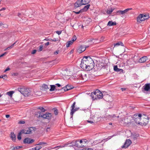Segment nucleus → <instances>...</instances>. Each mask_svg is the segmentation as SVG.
Returning <instances> with one entry per match:
<instances>
[{
  "instance_id": "1",
  "label": "nucleus",
  "mask_w": 150,
  "mask_h": 150,
  "mask_svg": "<svg viewBox=\"0 0 150 150\" xmlns=\"http://www.w3.org/2000/svg\"><path fill=\"white\" fill-rule=\"evenodd\" d=\"M94 61L90 57L85 56L81 60V67L84 70L89 71L94 68Z\"/></svg>"
},
{
  "instance_id": "2",
  "label": "nucleus",
  "mask_w": 150,
  "mask_h": 150,
  "mask_svg": "<svg viewBox=\"0 0 150 150\" xmlns=\"http://www.w3.org/2000/svg\"><path fill=\"white\" fill-rule=\"evenodd\" d=\"M91 96H92L93 100L101 99L103 97V99L105 100L109 101L107 98L110 97V96L108 95L103 96V93L98 90H96L95 91L92 92Z\"/></svg>"
},
{
  "instance_id": "3",
  "label": "nucleus",
  "mask_w": 150,
  "mask_h": 150,
  "mask_svg": "<svg viewBox=\"0 0 150 150\" xmlns=\"http://www.w3.org/2000/svg\"><path fill=\"white\" fill-rule=\"evenodd\" d=\"M18 91L25 97L31 96L33 95V92L31 89L26 88L24 87H21L18 89Z\"/></svg>"
},
{
  "instance_id": "4",
  "label": "nucleus",
  "mask_w": 150,
  "mask_h": 150,
  "mask_svg": "<svg viewBox=\"0 0 150 150\" xmlns=\"http://www.w3.org/2000/svg\"><path fill=\"white\" fill-rule=\"evenodd\" d=\"M91 0H78L74 4V7L77 8L89 3Z\"/></svg>"
},
{
  "instance_id": "5",
  "label": "nucleus",
  "mask_w": 150,
  "mask_h": 150,
  "mask_svg": "<svg viewBox=\"0 0 150 150\" xmlns=\"http://www.w3.org/2000/svg\"><path fill=\"white\" fill-rule=\"evenodd\" d=\"M142 117V113H136L134 115L133 118L137 124L140 125Z\"/></svg>"
},
{
  "instance_id": "6",
  "label": "nucleus",
  "mask_w": 150,
  "mask_h": 150,
  "mask_svg": "<svg viewBox=\"0 0 150 150\" xmlns=\"http://www.w3.org/2000/svg\"><path fill=\"white\" fill-rule=\"evenodd\" d=\"M149 118L148 116L142 113V117L141 119V125L145 126L149 122Z\"/></svg>"
},
{
  "instance_id": "7",
  "label": "nucleus",
  "mask_w": 150,
  "mask_h": 150,
  "mask_svg": "<svg viewBox=\"0 0 150 150\" xmlns=\"http://www.w3.org/2000/svg\"><path fill=\"white\" fill-rule=\"evenodd\" d=\"M77 79L82 80L85 81L88 79L87 75L86 74H81L78 75L77 76Z\"/></svg>"
},
{
  "instance_id": "8",
  "label": "nucleus",
  "mask_w": 150,
  "mask_h": 150,
  "mask_svg": "<svg viewBox=\"0 0 150 150\" xmlns=\"http://www.w3.org/2000/svg\"><path fill=\"white\" fill-rule=\"evenodd\" d=\"M39 115V117H42L43 118L50 119L51 117V113H45V114H43V113H40Z\"/></svg>"
},
{
  "instance_id": "9",
  "label": "nucleus",
  "mask_w": 150,
  "mask_h": 150,
  "mask_svg": "<svg viewBox=\"0 0 150 150\" xmlns=\"http://www.w3.org/2000/svg\"><path fill=\"white\" fill-rule=\"evenodd\" d=\"M38 110H39L40 111L42 112H45L47 110L43 107H36L33 108V110H34V111H32L35 112H40V111H37Z\"/></svg>"
},
{
  "instance_id": "10",
  "label": "nucleus",
  "mask_w": 150,
  "mask_h": 150,
  "mask_svg": "<svg viewBox=\"0 0 150 150\" xmlns=\"http://www.w3.org/2000/svg\"><path fill=\"white\" fill-rule=\"evenodd\" d=\"M75 104L76 102H74L71 106V109L70 112H74L80 109V108L79 107H75Z\"/></svg>"
},
{
  "instance_id": "11",
  "label": "nucleus",
  "mask_w": 150,
  "mask_h": 150,
  "mask_svg": "<svg viewBox=\"0 0 150 150\" xmlns=\"http://www.w3.org/2000/svg\"><path fill=\"white\" fill-rule=\"evenodd\" d=\"M131 141L129 139L126 140L124 145L122 147V148H126L128 147L131 144Z\"/></svg>"
},
{
  "instance_id": "12",
  "label": "nucleus",
  "mask_w": 150,
  "mask_h": 150,
  "mask_svg": "<svg viewBox=\"0 0 150 150\" xmlns=\"http://www.w3.org/2000/svg\"><path fill=\"white\" fill-rule=\"evenodd\" d=\"M145 20L143 16V14H140L137 18V21L141 23L142 21Z\"/></svg>"
},
{
  "instance_id": "13",
  "label": "nucleus",
  "mask_w": 150,
  "mask_h": 150,
  "mask_svg": "<svg viewBox=\"0 0 150 150\" xmlns=\"http://www.w3.org/2000/svg\"><path fill=\"white\" fill-rule=\"evenodd\" d=\"M31 128H28L27 129H22L21 131V132L22 134H30L32 132V130L30 129Z\"/></svg>"
},
{
  "instance_id": "14",
  "label": "nucleus",
  "mask_w": 150,
  "mask_h": 150,
  "mask_svg": "<svg viewBox=\"0 0 150 150\" xmlns=\"http://www.w3.org/2000/svg\"><path fill=\"white\" fill-rule=\"evenodd\" d=\"M34 142V139H31L28 138H26L24 139L23 142L24 143L27 144H31Z\"/></svg>"
},
{
  "instance_id": "15",
  "label": "nucleus",
  "mask_w": 150,
  "mask_h": 150,
  "mask_svg": "<svg viewBox=\"0 0 150 150\" xmlns=\"http://www.w3.org/2000/svg\"><path fill=\"white\" fill-rule=\"evenodd\" d=\"M86 47L84 45H81L79 47L77 50L78 52L81 53L84 51L86 50Z\"/></svg>"
},
{
  "instance_id": "16",
  "label": "nucleus",
  "mask_w": 150,
  "mask_h": 150,
  "mask_svg": "<svg viewBox=\"0 0 150 150\" xmlns=\"http://www.w3.org/2000/svg\"><path fill=\"white\" fill-rule=\"evenodd\" d=\"M143 88L144 91H150V84H146L143 86L142 89Z\"/></svg>"
},
{
  "instance_id": "17",
  "label": "nucleus",
  "mask_w": 150,
  "mask_h": 150,
  "mask_svg": "<svg viewBox=\"0 0 150 150\" xmlns=\"http://www.w3.org/2000/svg\"><path fill=\"white\" fill-rule=\"evenodd\" d=\"M147 57L146 56H144L140 58L139 60V62L140 63H144L146 61Z\"/></svg>"
},
{
  "instance_id": "18",
  "label": "nucleus",
  "mask_w": 150,
  "mask_h": 150,
  "mask_svg": "<svg viewBox=\"0 0 150 150\" xmlns=\"http://www.w3.org/2000/svg\"><path fill=\"white\" fill-rule=\"evenodd\" d=\"M21 147L20 146H14L13 145H11L10 146V149L11 150H18Z\"/></svg>"
},
{
  "instance_id": "19",
  "label": "nucleus",
  "mask_w": 150,
  "mask_h": 150,
  "mask_svg": "<svg viewBox=\"0 0 150 150\" xmlns=\"http://www.w3.org/2000/svg\"><path fill=\"white\" fill-rule=\"evenodd\" d=\"M139 135L138 134H134L131 136V138L133 140L136 139L139 137Z\"/></svg>"
},
{
  "instance_id": "20",
  "label": "nucleus",
  "mask_w": 150,
  "mask_h": 150,
  "mask_svg": "<svg viewBox=\"0 0 150 150\" xmlns=\"http://www.w3.org/2000/svg\"><path fill=\"white\" fill-rule=\"evenodd\" d=\"M114 70L117 72H119L120 71H121V72H123V71L122 69L118 68L117 65H115L114 66Z\"/></svg>"
},
{
  "instance_id": "21",
  "label": "nucleus",
  "mask_w": 150,
  "mask_h": 150,
  "mask_svg": "<svg viewBox=\"0 0 150 150\" xmlns=\"http://www.w3.org/2000/svg\"><path fill=\"white\" fill-rule=\"evenodd\" d=\"M11 138L12 140L14 141L16 139V136L13 132H11Z\"/></svg>"
},
{
  "instance_id": "22",
  "label": "nucleus",
  "mask_w": 150,
  "mask_h": 150,
  "mask_svg": "<svg viewBox=\"0 0 150 150\" xmlns=\"http://www.w3.org/2000/svg\"><path fill=\"white\" fill-rule=\"evenodd\" d=\"M116 25L115 22H113L112 21H109L107 25L109 26L115 25Z\"/></svg>"
},
{
  "instance_id": "23",
  "label": "nucleus",
  "mask_w": 150,
  "mask_h": 150,
  "mask_svg": "<svg viewBox=\"0 0 150 150\" xmlns=\"http://www.w3.org/2000/svg\"><path fill=\"white\" fill-rule=\"evenodd\" d=\"M90 6V4H88L87 5L85 6L83 8H82L81 9L82 10L83 12L85 11H86L88 9Z\"/></svg>"
},
{
  "instance_id": "24",
  "label": "nucleus",
  "mask_w": 150,
  "mask_h": 150,
  "mask_svg": "<svg viewBox=\"0 0 150 150\" xmlns=\"http://www.w3.org/2000/svg\"><path fill=\"white\" fill-rule=\"evenodd\" d=\"M120 45H121L122 46H124V45L122 42H119L117 43L114 44V47Z\"/></svg>"
},
{
  "instance_id": "25",
  "label": "nucleus",
  "mask_w": 150,
  "mask_h": 150,
  "mask_svg": "<svg viewBox=\"0 0 150 150\" xmlns=\"http://www.w3.org/2000/svg\"><path fill=\"white\" fill-rule=\"evenodd\" d=\"M18 41H16L14 43L11 45L10 47H8L5 50H9L10 49L12 48L14 46V45L17 43Z\"/></svg>"
},
{
  "instance_id": "26",
  "label": "nucleus",
  "mask_w": 150,
  "mask_h": 150,
  "mask_svg": "<svg viewBox=\"0 0 150 150\" xmlns=\"http://www.w3.org/2000/svg\"><path fill=\"white\" fill-rule=\"evenodd\" d=\"M114 9H108L107 10L106 13L108 14H110L112 12V11L114 10Z\"/></svg>"
},
{
  "instance_id": "27",
  "label": "nucleus",
  "mask_w": 150,
  "mask_h": 150,
  "mask_svg": "<svg viewBox=\"0 0 150 150\" xmlns=\"http://www.w3.org/2000/svg\"><path fill=\"white\" fill-rule=\"evenodd\" d=\"M86 139H83L82 140V143H81V145H83L82 146V147L85 146H86Z\"/></svg>"
},
{
  "instance_id": "28",
  "label": "nucleus",
  "mask_w": 150,
  "mask_h": 150,
  "mask_svg": "<svg viewBox=\"0 0 150 150\" xmlns=\"http://www.w3.org/2000/svg\"><path fill=\"white\" fill-rule=\"evenodd\" d=\"M73 43V42H72L71 40L68 41L67 42L66 47H69L70 46V45H72Z\"/></svg>"
},
{
  "instance_id": "29",
  "label": "nucleus",
  "mask_w": 150,
  "mask_h": 150,
  "mask_svg": "<svg viewBox=\"0 0 150 150\" xmlns=\"http://www.w3.org/2000/svg\"><path fill=\"white\" fill-rule=\"evenodd\" d=\"M51 88L50 89V91H53L55 89V86L54 85H51Z\"/></svg>"
},
{
  "instance_id": "30",
  "label": "nucleus",
  "mask_w": 150,
  "mask_h": 150,
  "mask_svg": "<svg viewBox=\"0 0 150 150\" xmlns=\"http://www.w3.org/2000/svg\"><path fill=\"white\" fill-rule=\"evenodd\" d=\"M132 9V8H127L124 10L122 11L123 13V14H124L125 13H126L128 11L131 10Z\"/></svg>"
},
{
  "instance_id": "31",
  "label": "nucleus",
  "mask_w": 150,
  "mask_h": 150,
  "mask_svg": "<svg viewBox=\"0 0 150 150\" xmlns=\"http://www.w3.org/2000/svg\"><path fill=\"white\" fill-rule=\"evenodd\" d=\"M42 88L44 89V90L45 89H48L49 88L48 87V86L47 85L44 84L42 85Z\"/></svg>"
},
{
  "instance_id": "32",
  "label": "nucleus",
  "mask_w": 150,
  "mask_h": 150,
  "mask_svg": "<svg viewBox=\"0 0 150 150\" xmlns=\"http://www.w3.org/2000/svg\"><path fill=\"white\" fill-rule=\"evenodd\" d=\"M143 16L144 18V19H145V20L148 19L149 18V15L148 13L145 15L143 14Z\"/></svg>"
},
{
  "instance_id": "33",
  "label": "nucleus",
  "mask_w": 150,
  "mask_h": 150,
  "mask_svg": "<svg viewBox=\"0 0 150 150\" xmlns=\"http://www.w3.org/2000/svg\"><path fill=\"white\" fill-rule=\"evenodd\" d=\"M82 142V140H78V142L79 143V145L77 146L78 147H82V146L83 145H81V143Z\"/></svg>"
},
{
  "instance_id": "34",
  "label": "nucleus",
  "mask_w": 150,
  "mask_h": 150,
  "mask_svg": "<svg viewBox=\"0 0 150 150\" xmlns=\"http://www.w3.org/2000/svg\"><path fill=\"white\" fill-rule=\"evenodd\" d=\"M14 92L13 91H11L7 92V94L9 96H12Z\"/></svg>"
},
{
  "instance_id": "35",
  "label": "nucleus",
  "mask_w": 150,
  "mask_h": 150,
  "mask_svg": "<svg viewBox=\"0 0 150 150\" xmlns=\"http://www.w3.org/2000/svg\"><path fill=\"white\" fill-rule=\"evenodd\" d=\"M22 134V133H21V132H20L18 133V137H17V138H18V140H20L21 139V135Z\"/></svg>"
},
{
  "instance_id": "36",
  "label": "nucleus",
  "mask_w": 150,
  "mask_h": 150,
  "mask_svg": "<svg viewBox=\"0 0 150 150\" xmlns=\"http://www.w3.org/2000/svg\"><path fill=\"white\" fill-rule=\"evenodd\" d=\"M83 110L85 112H90L91 110H90V108L87 109H84V110L83 109Z\"/></svg>"
},
{
  "instance_id": "37",
  "label": "nucleus",
  "mask_w": 150,
  "mask_h": 150,
  "mask_svg": "<svg viewBox=\"0 0 150 150\" xmlns=\"http://www.w3.org/2000/svg\"><path fill=\"white\" fill-rule=\"evenodd\" d=\"M76 36L75 35H74L71 38V41L73 42L75 41L76 40Z\"/></svg>"
},
{
  "instance_id": "38",
  "label": "nucleus",
  "mask_w": 150,
  "mask_h": 150,
  "mask_svg": "<svg viewBox=\"0 0 150 150\" xmlns=\"http://www.w3.org/2000/svg\"><path fill=\"white\" fill-rule=\"evenodd\" d=\"M116 13H118L119 15H123L122 11L119 10L117 11Z\"/></svg>"
},
{
  "instance_id": "39",
  "label": "nucleus",
  "mask_w": 150,
  "mask_h": 150,
  "mask_svg": "<svg viewBox=\"0 0 150 150\" xmlns=\"http://www.w3.org/2000/svg\"><path fill=\"white\" fill-rule=\"evenodd\" d=\"M64 88H66V91H68L69 90H70L71 89V88L69 86H66L64 87Z\"/></svg>"
},
{
  "instance_id": "40",
  "label": "nucleus",
  "mask_w": 150,
  "mask_h": 150,
  "mask_svg": "<svg viewBox=\"0 0 150 150\" xmlns=\"http://www.w3.org/2000/svg\"><path fill=\"white\" fill-rule=\"evenodd\" d=\"M34 148H35L34 149L35 150H39L41 148V146H36Z\"/></svg>"
},
{
  "instance_id": "41",
  "label": "nucleus",
  "mask_w": 150,
  "mask_h": 150,
  "mask_svg": "<svg viewBox=\"0 0 150 150\" xmlns=\"http://www.w3.org/2000/svg\"><path fill=\"white\" fill-rule=\"evenodd\" d=\"M42 50V45H41L40 46L39 49L38 50V51L40 52Z\"/></svg>"
},
{
  "instance_id": "42",
  "label": "nucleus",
  "mask_w": 150,
  "mask_h": 150,
  "mask_svg": "<svg viewBox=\"0 0 150 150\" xmlns=\"http://www.w3.org/2000/svg\"><path fill=\"white\" fill-rule=\"evenodd\" d=\"M52 110H54V112H58V110L56 108H53Z\"/></svg>"
},
{
  "instance_id": "43",
  "label": "nucleus",
  "mask_w": 150,
  "mask_h": 150,
  "mask_svg": "<svg viewBox=\"0 0 150 150\" xmlns=\"http://www.w3.org/2000/svg\"><path fill=\"white\" fill-rule=\"evenodd\" d=\"M7 77L6 75H1L0 76V78H3V79H4L7 78L6 77Z\"/></svg>"
},
{
  "instance_id": "44",
  "label": "nucleus",
  "mask_w": 150,
  "mask_h": 150,
  "mask_svg": "<svg viewBox=\"0 0 150 150\" xmlns=\"http://www.w3.org/2000/svg\"><path fill=\"white\" fill-rule=\"evenodd\" d=\"M47 143L44 142H40L38 145H42L43 144H46Z\"/></svg>"
},
{
  "instance_id": "45",
  "label": "nucleus",
  "mask_w": 150,
  "mask_h": 150,
  "mask_svg": "<svg viewBox=\"0 0 150 150\" xmlns=\"http://www.w3.org/2000/svg\"><path fill=\"white\" fill-rule=\"evenodd\" d=\"M74 12L75 13L78 14H79L80 13H82L83 12L82 11V10L81 9L79 11H78V12L74 11Z\"/></svg>"
},
{
  "instance_id": "46",
  "label": "nucleus",
  "mask_w": 150,
  "mask_h": 150,
  "mask_svg": "<svg viewBox=\"0 0 150 150\" xmlns=\"http://www.w3.org/2000/svg\"><path fill=\"white\" fill-rule=\"evenodd\" d=\"M25 123V122L23 120L19 121L18 122V124H24Z\"/></svg>"
},
{
  "instance_id": "47",
  "label": "nucleus",
  "mask_w": 150,
  "mask_h": 150,
  "mask_svg": "<svg viewBox=\"0 0 150 150\" xmlns=\"http://www.w3.org/2000/svg\"><path fill=\"white\" fill-rule=\"evenodd\" d=\"M94 118V115L93 114H91L90 115V118L93 120Z\"/></svg>"
},
{
  "instance_id": "48",
  "label": "nucleus",
  "mask_w": 150,
  "mask_h": 150,
  "mask_svg": "<svg viewBox=\"0 0 150 150\" xmlns=\"http://www.w3.org/2000/svg\"><path fill=\"white\" fill-rule=\"evenodd\" d=\"M79 145V143L78 142V140L76 141L75 143V145L77 147V146Z\"/></svg>"
},
{
  "instance_id": "49",
  "label": "nucleus",
  "mask_w": 150,
  "mask_h": 150,
  "mask_svg": "<svg viewBox=\"0 0 150 150\" xmlns=\"http://www.w3.org/2000/svg\"><path fill=\"white\" fill-rule=\"evenodd\" d=\"M56 33H57L58 35H60L62 33L61 31H56Z\"/></svg>"
},
{
  "instance_id": "50",
  "label": "nucleus",
  "mask_w": 150,
  "mask_h": 150,
  "mask_svg": "<svg viewBox=\"0 0 150 150\" xmlns=\"http://www.w3.org/2000/svg\"><path fill=\"white\" fill-rule=\"evenodd\" d=\"M7 53L6 52H5L4 53L0 55V57L6 55L7 54Z\"/></svg>"
},
{
  "instance_id": "51",
  "label": "nucleus",
  "mask_w": 150,
  "mask_h": 150,
  "mask_svg": "<svg viewBox=\"0 0 150 150\" xmlns=\"http://www.w3.org/2000/svg\"><path fill=\"white\" fill-rule=\"evenodd\" d=\"M36 51H37V50H33L32 52L31 53L33 54H35V53Z\"/></svg>"
},
{
  "instance_id": "52",
  "label": "nucleus",
  "mask_w": 150,
  "mask_h": 150,
  "mask_svg": "<svg viewBox=\"0 0 150 150\" xmlns=\"http://www.w3.org/2000/svg\"><path fill=\"white\" fill-rule=\"evenodd\" d=\"M50 41H52L54 42H56L57 40L55 38H54L53 39H50Z\"/></svg>"
},
{
  "instance_id": "53",
  "label": "nucleus",
  "mask_w": 150,
  "mask_h": 150,
  "mask_svg": "<svg viewBox=\"0 0 150 150\" xmlns=\"http://www.w3.org/2000/svg\"><path fill=\"white\" fill-rule=\"evenodd\" d=\"M10 69L9 68H6L4 71V72H6V71H9V70H10Z\"/></svg>"
},
{
  "instance_id": "54",
  "label": "nucleus",
  "mask_w": 150,
  "mask_h": 150,
  "mask_svg": "<svg viewBox=\"0 0 150 150\" xmlns=\"http://www.w3.org/2000/svg\"><path fill=\"white\" fill-rule=\"evenodd\" d=\"M6 9V8L5 7H3L2 8H1V9H0V11H3V10H5Z\"/></svg>"
},
{
  "instance_id": "55",
  "label": "nucleus",
  "mask_w": 150,
  "mask_h": 150,
  "mask_svg": "<svg viewBox=\"0 0 150 150\" xmlns=\"http://www.w3.org/2000/svg\"><path fill=\"white\" fill-rule=\"evenodd\" d=\"M126 89V88H121V90L122 91H125Z\"/></svg>"
},
{
  "instance_id": "56",
  "label": "nucleus",
  "mask_w": 150,
  "mask_h": 150,
  "mask_svg": "<svg viewBox=\"0 0 150 150\" xmlns=\"http://www.w3.org/2000/svg\"><path fill=\"white\" fill-rule=\"evenodd\" d=\"M87 121L88 123H90L91 124L93 123V120H91V121L87 120Z\"/></svg>"
},
{
  "instance_id": "57",
  "label": "nucleus",
  "mask_w": 150,
  "mask_h": 150,
  "mask_svg": "<svg viewBox=\"0 0 150 150\" xmlns=\"http://www.w3.org/2000/svg\"><path fill=\"white\" fill-rule=\"evenodd\" d=\"M50 130V127H47V129H46V131L47 132H48Z\"/></svg>"
},
{
  "instance_id": "58",
  "label": "nucleus",
  "mask_w": 150,
  "mask_h": 150,
  "mask_svg": "<svg viewBox=\"0 0 150 150\" xmlns=\"http://www.w3.org/2000/svg\"><path fill=\"white\" fill-rule=\"evenodd\" d=\"M50 44L49 42H47L45 44V45L47 46L48 45Z\"/></svg>"
},
{
  "instance_id": "59",
  "label": "nucleus",
  "mask_w": 150,
  "mask_h": 150,
  "mask_svg": "<svg viewBox=\"0 0 150 150\" xmlns=\"http://www.w3.org/2000/svg\"><path fill=\"white\" fill-rule=\"evenodd\" d=\"M56 85H57L58 87H60L61 86V85L59 83H57L56 84Z\"/></svg>"
},
{
  "instance_id": "60",
  "label": "nucleus",
  "mask_w": 150,
  "mask_h": 150,
  "mask_svg": "<svg viewBox=\"0 0 150 150\" xmlns=\"http://www.w3.org/2000/svg\"><path fill=\"white\" fill-rule=\"evenodd\" d=\"M10 115H6V118H8L9 117Z\"/></svg>"
},
{
  "instance_id": "61",
  "label": "nucleus",
  "mask_w": 150,
  "mask_h": 150,
  "mask_svg": "<svg viewBox=\"0 0 150 150\" xmlns=\"http://www.w3.org/2000/svg\"><path fill=\"white\" fill-rule=\"evenodd\" d=\"M59 51L58 50L56 51L54 53V54H57L58 53Z\"/></svg>"
},
{
  "instance_id": "62",
  "label": "nucleus",
  "mask_w": 150,
  "mask_h": 150,
  "mask_svg": "<svg viewBox=\"0 0 150 150\" xmlns=\"http://www.w3.org/2000/svg\"><path fill=\"white\" fill-rule=\"evenodd\" d=\"M86 150H93V149L91 148H89L88 149H86Z\"/></svg>"
},
{
  "instance_id": "63",
  "label": "nucleus",
  "mask_w": 150,
  "mask_h": 150,
  "mask_svg": "<svg viewBox=\"0 0 150 150\" xmlns=\"http://www.w3.org/2000/svg\"><path fill=\"white\" fill-rule=\"evenodd\" d=\"M62 89L64 90V91H66V88H64V87H63Z\"/></svg>"
},
{
  "instance_id": "64",
  "label": "nucleus",
  "mask_w": 150,
  "mask_h": 150,
  "mask_svg": "<svg viewBox=\"0 0 150 150\" xmlns=\"http://www.w3.org/2000/svg\"><path fill=\"white\" fill-rule=\"evenodd\" d=\"M34 149L35 148H33L30 149L29 150H35Z\"/></svg>"
}]
</instances>
